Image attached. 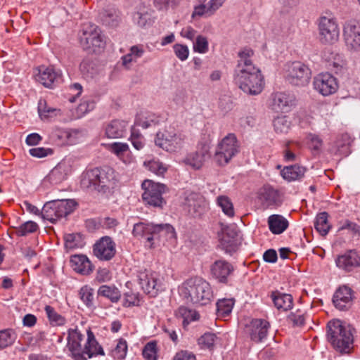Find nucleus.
<instances>
[{
  "mask_svg": "<svg viewBox=\"0 0 360 360\" xmlns=\"http://www.w3.org/2000/svg\"><path fill=\"white\" fill-rule=\"evenodd\" d=\"M253 55L254 51L247 48L238 53L234 82L244 93L257 96L263 91L265 82L260 70L252 63Z\"/></svg>",
  "mask_w": 360,
  "mask_h": 360,
  "instance_id": "obj_1",
  "label": "nucleus"
},
{
  "mask_svg": "<svg viewBox=\"0 0 360 360\" xmlns=\"http://www.w3.org/2000/svg\"><path fill=\"white\" fill-rule=\"evenodd\" d=\"M86 341L82 346L81 342L84 335L78 328H69L68 330L67 347L75 360H87L93 356L104 354L102 347L90 328L86 330Z\"/></svg>",
  "mask_w": 360,
  "mask_h": 360,
  "instance_id": "obj_2",
  "label": "nucleus"
},
{
  "mask_svg": "<svg viewBox=\"0 0 360 360\" xmlns=\"http://www.w3.org/2000/svg\"><path fill=\"white\" fill-rule=\"evenodd\" d=\"M116 184L115 172L109 167L86 170L82 175L83 188L105 193Z\"/></svg>",
  "mask_w": 360,
  "mask_h": 360,
  "instance_id": "obj_3",
  "label": "nucleus"
},
{
  "mask_svg": "<svg viewBox=\"0 0 360 360\" xmlns=\"http://www.w3.org/2000/svg\"><path fill=\"white\" fill-rule=\"evenodd\" d=\"M181 292L193 304L206 305L213 299V291L210 283L200 276L186 279L182 283Z\"/></svg>",
  "mask_w": 360,
  "mask_h": 360,
  "instance_id": "obj_4",
  "label": "nucleus"
},
{
  "mask_svg": "<svg viewBox=\"0 0 360 360\" xmlns=\"http://www.w3.org/2000/svg\"><path fill=\"white\" fill-rule=\"evenodd\" d=\"M327 338L333 347L342 352H348L354 342V336L349 326H345L340 320H333L327 325Z\"/></svg>",
  "mask_w": 360,
  "mask_h": 360,
  "instance_id": "obj_5",
  "label": "nucleus"
},
{
  "mask_svg": "<svg viewBox=\"0 0 360 360\" xmlns=\"http://www.w3.org/2000/svg\"><path fill=\"white\" fill-rule=\"evenodd\" d=\"M77 206L74 200H56L46 202L41 210V216L52 223L71 214Z\"/></svg>",
  "mask_w": 360,
  "mask_h": 360,
  "instance_id": "obj_6",
  "label": "nucleus"
},
{
  "mask_svg": "<svg viewBox=\"0 0 360 360\" xmlns=\"http://www.w3.org/2000/svg\"><path fill=\"white\" fill-rule=\"evenodd\" d=\"M141 188L143 191L142 200L145 205L162 208L166 204V200L162 197L163 193L166 192L165 185L146 179L141 184Z\"/></svg>",
  "mask_w": 360,
  "mask_h": 360,
  "instance_id": "obj_7",
  "label": "nucleus"
},
{
  "mask_svg": "<svg viewBox=\"0 0 360 360\" xmlns=\"http://www.w3.org/2000/svg\"><path fill=\"white\" fill-rule=\"evenodd\" d=\"M239 152V145L234 134H229L218 143L214 160L220 166L227 165Z\"/></svg>",
  "mask_w": 360,
  "mask_h": 360,
  "instance_id": "obj_8",
  "label": "nucleus"
},
{
  "mask_svg": "<svg viewBox=\"0 0 360 360\" xmlns=\"http://www.w3.org/2000/svg\"><path fill=\"white\" fill-rule=\"evenodd\" d=\"M80 44L88 53H98L103 51L105 41L100 29L95 25H90L84 30L80 37Z\"/></svg>",
  "mask_w": 360,
  "mask_h": 360,
  "instance_id": "obj_9",
  "label": "nucleus"
},
{
  "mask_svg": "<svg viewBox=\"0 0 360 360\" xmlns=\"http://www.w3.org/2000/svg\"><path fill=\"white\" fill-rule=\"evenodd\" d=\"M319 37L323 44H333L340 37V28L335 18L321 16L317 22Z\"/></svg>",
  "mask_w": 360,
  "mask_h": 360,
  "instance_id": "obj_10",
  "label": "nucleus"
},
{
  "mask_svg": "<svg viewBox=\"0 0 360 360\" xmlns=\"http://www.w3.org/2000/svg\"><path fill=\"white\" fill-rule=\"evenodd\" d=\"M284 77L292 85L304 86L309 82L311 70L301 62H293L286 66Z\"/></svg>",
  "mask_w": 360,
  "mask_h": 360,
  "instance_id": "obj_11",
  "label": "nucleus"
},
{
  "mask_svg": "<svg viewBox=\"0 0 360 360\" xmlns=\"http://www.w3.org/2000/svg\"><path fill=\"white\" fill-rule=\"evenodd\" d=\"M137 278L141 289L150 297H156L162 290V284L158 273L144 269L138 272Z\"/></svg>",
  "mask_w": 360,
  "mask_h": 360,
  "instance_id": "obj_12",
  "label": "nucleus"
},
{
  "mask_svg": "<svg viewBox=\"0 0 360 360\" xmlns=\"http://www.w3.org/2000/svg\"><path fill=\"white\" fill-rule=\"evenodd\" d=\"M185 136L165 130L156 134L155 144L163 150L173 153L181 150L184 145Z\"/></svg>",
  "mask_w": 360,
  "mask_h": 360,
  "instance_id": "obj_13",
  "label": "nucleus"
},
{
  "mask_svg": "<svg viewBox=\"0 0 360 360\" xmlns=\"http://www.w3.org/2000/svg\"><path fill=\"white\" fill-rule=\"evenodd\" d=\"M313 86L323 96L334 94L339 87L338 79L328 72L317 75L314 78Z\"/></svg>",
  "mask_w": 360,
  "mask_h": 360,
  "instance_id": "obj_14",
  "label": "nucleus"
},
{
  "mask_svg": "<svg viewBox=\"0 0 360 360\" xmlns=\"http://www.w3.org/2000/svg\"><path fill=\"white\" fill-rule=\"evenodd\" d=\"M343 39L347 49L360 50V22L349 20L343 25Z\"/></svg>",
  "mask_w": 360,
  "mask_h": 360,
  "instance_id": "obj_15",
  "label": "nucleus"
},
{
  "mask_svg": "<svg viewBox=\"0 0 360 360\" xmlns=\"http://www.w3.org/2000/svg\"><path fill=\"white\" fill-rule=\"evenodd\" d=\"M270 327L271 325L267 320L253 319L246 326V328L251 341L257 344L263 342L266 338Z\"/></svg>",
  "mask_w": 360,
  "mask_h": 360,
  "instance_id": "obj_16",
  "label": "nucleus"
},
{
  "mask_svg": "<svg viewBox=\"0 0 360 360\" xmlns=\"http://www.w3.org/2000/svg\"><path fill=\"white\" fill-rule=\"evenodd\" d=\"M219 237V246L225 252L232 254L237 251L239 243L236 227L233 226L223 227Z\"/></svg>",
  "mask_w": 360,
  "mask_h": 360,
  "instance_id": "obj_17",
  "label": "nucleus"
},
{
  "mask_svg": "<svg viewBox=\"0 0 360 360\" xmlns=\"http://www.w3.org/2000/svg\"><path fill=\"white\" fill-rule=\"evenodd\" d=\"M93 252L100 260L109 261L115 255V243L111 238L103 237L94 244Z\"/></svg>",
  "mask_w": 360,
  "mask_h": 360,
  "instance_id": "obj_18",
  "label": "nucleus"
},
{
  "mask_svg": "<svg viewBox=\"0 0 360 360\" xmlns=\"http://www.w3.org/2000/svg\"><path fill=\"white\" fill-rule=\"evenodd\" d=\"M233 271V265L224 259L216 260L210 266L212 276L222 283L228 282V278Z\"/></svg>",
  "mask_w": 360,
  "mask_h": 360,
  "instance_id": "obj_19",
  "label": "nucleus"
},
{
  "mask_svg": "<svg viewBox=\"0 0 360 360\" xmlns=\"http://www.w3.org/2000/svg\"><path fill=\"white\" fill-rule=\"evenodd\" d=\"M60 78V72L56 70L52 66L39 67L38 73L35 76L36 80L46 87H52L53 84L58 82Z\"/></svg>",
  "mask_w": 360,
  "mask_h": 360,
  "instance_id": "obj_20",
  "label": "nucleus"
},
{
  "mask_svg": "<svg viewBox=\"0 0 360 360\" xmlns=\"http://www.w3.org/2000/svg\"><path fill=\"white\" fill-rule=\"evenodd\" d=\"M272 109L276 112H288L295 105V98L292 95L283 92L273 94Z\"/></svg>",
  "mask_w": 360,
  "mask_h": 360,
  "instance_id": "obj_21",
  "label": "nucleus"
},
{
  "mask_svg": "<svg viewBox=\"0 0 360 360\" xmlns=\"http://www.w3.org/2000/svg\"><path fill=\"white\" fill-rule=\"evenodd\" d=\"M209 158L210 146L207 144L202 143L195 153H192L187 156L185 162L192 168L199 169Z\"/></svg>",
  "mask_w": 360,
  "mask_h": 360,
  "instance_id": "obj_22",
  "label": "nucleus"
},
{
  "mask_svg": "<svg viewBox=\"0 0 360 360\" xmlns=\"http://www.w3.org/2000/svg\"><path fill=\"white\" fill-rule=\"evenodd\" d=\"M155 224L153 223L139 222L134 225L132 234L138 238H145L150 243V248L153 247V240L155 238Z\"/></svg>",
  "mask_w": 360,
  "mask_h": 360,
  "instance_id": "obj_23",
  "label": "nucleus"
},
{
  "mask_svg": "<svg viewBox=\"0 0 360 360\" xmlns=\"http://www.w3.org/2000/svg\"><path fill=\"white\" fill-rule=\"evenodd\" d=\"M352 290L350 288L343 285L335 292L333 302L335 307L340 310L347 309L352 303Z\"/></svg>",
  "mask_w": 360,
  "mask_h": 360,
  "instance_id": "obj_24",
  "label": "nucleus"
},
{
  "mask_svg": "<svg viewBox=\"0 0 360 360\" xmlns=\"http://www.w3.org/2000/svg\"><path fill=\"white\" fill-rule=\"evenodd\" d=\"M72 269L84 276L89 275L94 270V266L89 258L84 255H75L70 258Z\"/></svg>",
  "mask_w": 360,
  "mask_h": 360,
  "instance_id": "obj_25",
  "label": "nucleus"
},
{
  "mask_svg": "<svg viewBox=\"0 0 360 360\" xmlns=\"http://www.w3.org/2000/svg\"><path fill=\"white\" fill-rule=\"evenodd\" d=\"M336 264L339 268L350 271L360 266V257L356 251L349 250L337 258Z\"/></svg>",
  "mask_w": 360,
  "mask_h": 360,
  "instance_id": "obj_26",
  "label": "nucleus"
},
{
  "mask_svg": "<svg viewBox=\"0 0 360 360\" xmlns=\"http://www.w3.org/2000/svg\"><path fill=\"white\" fill-rule=\"evenodd\" d=\"M128 127L127 122L113 120L105 128V133L109 139H120L125 136Z\"/></svg>",
  "mask_w": 360,
  "mask_h": 360,
  "instance_id": "obj_27",
  "label": "nucleus"
},
{
  "mask_svg": "<svg viewBox=\"0 0 360 360\" xmlns=\"http://www.w3.org/2000/svg\"><path fill=\"white\" fill-rule=\"evenodd\" d=\"M186 204L189 207V211L201 214L206 208L207 203L205 198L199 193L191 192L186 196Z\"/></svg>",
  "mask_w": 360,
  "mask_h": 360,
  "instance_id": "obj_28",
  "label": "nucleus"
},
{
  "mask_svg": "<svg viewBox=\"0 0 360 360\" xmlns=\"http://www.w3.org/2000/svg\"><path fill=\"white\" fill-rule=\"evenodd\" d=\"M271 298L278 310L286 311L292 307L293 299L290 294L275 291L271 292Z\"/></svg>",
  "mask_w": 360,
  "mask_h": 360,
  "instance_id": "obj_29",
  "label": "nucleus"
},
{
  "mask_svg": "<svg viewBox=\"0 0 360 360\" xmlns=\"http://www.w3.org/2000/svg\"><path fill=\"white\" fill-rule=\"evenodd\" d=\"M269 229L274 234H281L288 227V221L282 215L272 214L268 218Z\"/></svg>",
  "mask_w": 360,
  "mask_h": 360,
  "instance_id": "obj_30",
  "label": "nucleus"
},
{
  "mask_svg": "<svg viewBox=\"0 0 360 360\" xmlns=\"http://www.w3.org/2000/svg\"><path fill=\"white\" fill-rule=\"evenodd\" d=\"M324 59L328 69L338 73L346 65L343 56L338 53L328 52L324 54Z\"/></svg>",
  "mask_w": 360,
  "mask_h": 360,
  "instance_id": "obj_31",
  "label": "nucleus"
},
{
  "mask_svg": "<svg viewBox=\"0 0 360 360\" xmlns=\"http://www.w3.org/2000/svg\"><path fill=\"white\" fill-rule=\"evenodd\" d=\"M306 172V168L298 165L285 167L281 172L283 178L288 181L300 180Z\"/></svg>",
  "mask_w": 360,
  "mask_h": 360,
  "instance_id": "obj_32",
  "label": "nucleus"
},
{
  "mask_svg": "<svg viewBox=\"0 0 360 360\" xmlns=\"http://www.w3.org/2000/svg\"><path fill=\"white\" fill-rule=\"evenodd\" d=\"M98 295L108 299L112 303H117L121 298V292L114 285H103L98 290Z\"/></svg>",
  "mask_w": 360,
  "mask_h": 360,
  "instance_id": "obj_33",
  "label": "nucleus"
},
{
  "mask_svg": "<svg viewBox=\"0 0 360 360\" xmlns=\"http://www.w3.org/2000/svg\"><path fill=\"white\" fill-rule=\"evenodd\" d=\"M39 229L38 224L32 221H27L19 226H11L10 230L13 235L18 237L25 236L28 234L35 233Z\"/></svg>",
  "mask_w": 360,
  "mask_h": 360,
  "instance_id": "obj_34",
  "label": "nucleus"
},
{
  "mask_svg": "<svg viewBox=\"0 0 360 360\" xmlns=\"http://www.w3.org/2000/svg\"><path fill=\"white\" fill-rule=\"evenodd\" d=\"M48 321L52 326L60 327L65 325L67 320L65 316L58 313L54 307L46 305L44 307Z\"/></svg>",
  "mask_w": 360,
  "mask_h": 360,
  "instance_id": "obj_35",
  "label": "nucleus"
},
{
  "mask_svg": "<svg viewBox=\"0 0 360 360\" xmlns=\"http://www.w3.org/2000/svg\"><path fill=\"white\" fill-rule=\"evenodd\" d=\"M65 247L68 250L82 248L85 243L80 233H68L64 236Z\"/></svg>",
  "mask_w": 360,
  "mask_h": 360,
  "instance_id": "obj_36",
  "label": "nucleus"
},
{
  "mask_svg": "<svg viewBox=\"0 0 360 360\" xmlns=\"http://www.w3.org/2000/svg\"><path fill=\"white\" fill-rule=\"evenodd\" d=\"M314 227L321 236L328 234L331 226L329 224L328 214L326 212H321L316 216Z\"/></svg>",
  "mask_w": 360,
  "mask_h": 360,
  "instance_id": "obj_37",
  "label": "nucleus"
},
{
  "mask_svg": "<svg viewBox=\"0 0 360 360\" xmlns=\"http://www.w3.org/2000/svg\"><path fill=\"white\" fill-rule=\"evenodd\" d=\"M17 338L15 330L6 328L0 330V349H5L13 345Z\"/></svg>",
  "mask_w": 360,
  "mask_h": 360,
  "instance_id": "obj_38",
  "label": "nucleus"
},
{
  "mask_svg": "<svg viewBox=\"0 0 360 360\" xmlns=\"http://www.w3.org/2000/svg\"><path fill=\"white\" fill-rule=\"evenodd\" d=\"M155 238H165L167 240L176 238V232L174 227L169 224H155Z\"/></svg>",
  "mask_w": 360,
  "mask_h": 360,
  "instance_id": "obj_39",
  "label": "nucleus"
},
{
  "mask_svg": "<svg viewBox=\"0 0 360 360\" xmlns=\"http://www.w3.org/2000/svg\"><path fill=\"white\" fill-rule=\"evenodd\" d=\"M128 346L124 338H119L116 340L115 347L110 351L111 356L118 360H122L126 357Z\"/></svg>",
  "mask_w": 360,
  "mask_h": 360,
  "instance_id": "obj_40",
  "label": "nucleus"
},
{
  "mask_svg": "<svg viewBox=\"0 0 360 360\" xmlns=\"http://www.w3.org/2000/svg\"><path fill=\"white\" fill-rule=\"evenodd\" d=\"M217 203L222 212L228 217L233 218L235 215L233 205L231 199L226 195H219L217 198Z\"/></svg>",
  "mask_w": 360,
  "mask_h": 360,
  "instance_id": "obj_41",
  "label": "nucleus"
},
{
  "mask_svg": "<svg viewBox=\"0 0 360 360\" xmlns=\"http://www.w3.org/2000/svg\"><path fill=\"white\" fill-rule=\"evenodd\" d=\"M262 196L268 206L278 205L281 202L278 191L271 187L264 188Z\"/></svg>",
  "mask_w": 360,
  "mask_h": 360,
  "instance_id": "obj_42",
  "label": "nucleus"
},
{
  "mask_svg": "<svg viewBox=\"0 0 360 360\" xmlns=\"http://www.w3.org/2000/svg\"><path fill=\"white\" fill-rule=\"evenodd\" d=\"M69 137L70 133L68 131L60 128L53 129L49 135L51 142L58 146L65 144Z\"/></svg>",
  "mask_w": 360,
  "mask_h": 360,
  "instance_id": "obj_43",
  "label": "nucleus"
},
{
  "mask_svg": "<svg viewBox=\"0 0 360 360\" xmlns=\"http://www.w3.org/2000/svg\"><path fill=\"white\" fill-rule=\"evenodd\" d=\"M234 305L233 299H223L217 302V310L219 316L226 317L232 311Z\"/></svg>",
  "mask_w": 360,
  "mask_h": 360,
  "instance_id": "obj_44",
  "label": "nucleus"
},
{
  "mask_svg": "<svg viewBox=\"0 0 360 360\" xmlns=\"http://www.w3.org/2000/svg\"><path fill=\"white\" fill-rule=\"evenodd\" d=\"M158 117L155 115H148L147 116L138 115L135 119L134 126H139L143 129H147L152 124H158Z\"/></svg>",
  "mask_w": 360,
  "mask_h": 360,
  "instance_id": "obj_45",
  "label": "nucleus"
},
{
  "mask_svg": "<svg viewBox=\"0 0 360 360\" xmlns=\"http://www.w3.org/2000/svg\"><path fill=\"white\" fill-rule=\"evenodd\" d=\"M144 166L157 175H163L167 170V166L159 160L153 159L144 162Z\"/></svg>",
  "mask_w": 360,
  "mask_h": 360,
  "instance_id": "obj_46",
  "label": "nucleus"
},
{
  "mask_svg": "<svg viewBox=\"0 0 360 360\" xmlns=\"http://www.w3.org/2000/svg\"><path fill=\"white\" fill-rule=\"evenodd\" d=\"M291 125V122L288 117L283 115L277 117L274 120V127L277 133H287Z\"/></svg>",
  "mask_w": 360,
  "mask_h": 360,
  "instance_id": "obj_47",
  "label": "nucleus"
},
{
  "mask_svg": "<svg viewBox=\"0 0 360 360\" xmlns=\"http://www.w3.org/2000/svg\"><path fill=\"white\" fill-rule=\"evenodd\" d=\"M129 140L134 148L138 150H141L145 146L144 137L135 126H132L131 128Z\"/></svg>",
  "mask_w": 360,
  "mask_h": 360,
  "instance_id": "obj_48",
  "label": "nucleus"
},
{
  "mask_svg": "<svg viewBox=\"0 0 360 360\" xmlns=\"http://www.w3.org/2000/svg\"><path fill=\"white\" fill-rule=\"evenodd\" d=\"M307 147L315 153H319L323 146L322 139L316 134H309L306 137Z\"/></svg>",
  "mask_w": 360,
  "mask_h": 360,
  "instance_id": "obj_49",
  "label": "nucleus"
},
{
  "mask_svg": "<svg viewBox=\"0 0 360 360\" xmlns=\"http://www.w3.org/2000/svg\"><path fill=\"white\" fill-rule=\"evenodd\" d=\"M79 296L82 301L87 307H91L94 304V289L88 285H85L82 286L79 291Z\"/></svg>",
  "mask_w": 360,
  "mask_h": 360,
  "instance_id": "obj_50",
  "label": "nucleus"
},
{
  "mask_svg": "<svg viewBox=\"0 0 360 360\" xmlns=\"http://www.w3.org/2000/svg\"><path fill=\"white\" fill-rule=\"evenodd\" d=\"M158 347L155 341L148 342L143 347L142 355L146 360H157Z\"/></svg>",
  "mask_w": 360,
  "mask_h": 360,
  "instance_id": "obj_51",
  "label": "nucleus"
},
{
  "mask_svg": "<svg viewBox=\"0 0 360 360\" xmlns=\"http://www.w3.org/2000/svg\"><path fill=\"white\" fill-rule=\"evenodd\" d=\"M216 335L211 333H206L198 339V345L202 349H212L216 341Z\"/></svg>",
  "mask_w": 360,
  "mask_h": 360,
  "instance_id": "obj_52",
  "label": "nucleus"
},
{
  "mask_svg": "<svg viewBox=\"0 0 360 360\" xmlns=\"http://www.w3.org/2000/svg\"><path fill=\"white\" fill-rule=\"evenodd\" d=\"M179 313L184 318V324H188L190 322L197 321L200 318V315L196 311L184 307L179 309Z\"/></svg>",
  "mask_w": 360,
  "mask_h": 360,
  "instance_id": "obj_53",
  "label": "nucleus"
},
{
  "mask_svg": "<svg viewBox=\"0 0 360 360\" xmlns=\"http://www.w3.org/2000/svg\"><path fill=\"white\" fill-rule=\"evenodd\" d=\"M108 149L119 158L127 153L129 150V147L126 143L115 142L109 145Z\"/></svg>",
  "mask_w": 360,
  "mask_h": 360,
  "instance_id": "obj_54",
  "label": "nucleus"
},
{
  "mask_svg": "<svg viewBox=\"0 0 360 360\" xmlns=\"http://www.w3.org/2000/svg\"><path fill=\"white\" fill-rule=\"evenodd\" d=\"M193 50L200 53H205L208 51V41L206 37L198 35L193 42Z\"/></svg>",
  "mask_w": 360,
  "mask_h": 360,
  "instance_id": "obj_55",
  "label": "nucleus"
},
{
  "mask_svg": "<svg viewBox=\"0 0 360 360\" xmlns=\"http://www.w3.org/2000/svg\"><path fill=\"white\" fill-rule=\"evenodd\" d=\"M140 298L139 293L132 292H125L124 294L123 306L130 307L139 305Z\"/></svg>",
  "mask_w": 360,
  "mask_h": 360,
  "instance_id": "obj_56",
  "label": "nucleus"
},
{
  "mask_svg": "<svg viewBox=\"0 0 360 360\" xmlns=\"http://www.w3.org/2000/svg\"><path fill=\"white\" fill-rule=\"evenodd\" d=\"M38 111L41 117L48 118L53 115H56V109L48 107L45 100H40L38 105Z\"/></svg>",
  "mask_w": 360,
  "mask_h": 360,
  "instance_id": "obj_57",
  "label": "nucleus"
},
{
  "mask_svg": "<svg viewBox=\"0 0 360 360\" xmlns=\"http://www.w3.org/2000/svg\"><path fill=\"white\" fill-rule=\"evenodd\" d=\"M181 0H153L155 7L158 10H167L169 6H177Z\"/></svg>",
  "mask_w": 360,
  "mask_h": 360,
  "instance_id": "obj_58",
  "label": "nucleus"
},
{
  "mask_svg": "<svg viewBox=\"0 0 360 360\" xmlns=\"http://www.w3.org/2000/svg\"><path fill=\"white\" fill-rule=\"evenodd\" d=\"M288 320L295 326H301L304 323L305 318L301 310H297L294 313H290L288 316Z\"/></svg>",
  "mask_w": 360,
  "mask_h": 360,
  "instance_id": "obj_59",
  "label": "nucleus"
},
{
  "mask_svg": "<svg viewBox=\"0 0 360 360\" xmlns=\"http://www.w3.org/2000/svg\"><path fill=\"white\" fill-rule=\"evenodd\" d=\"M79 70L84 77H89L94 73V63L89 59H84L79 65Z\"/></svg>",
  "mask_w": 360,
  "mask_h": 360,
  "instance_id": "obj_60",
  "label": "nucleus"
},
{
  "mask_svg": "<svg viewBox=\"0 0 360 360\" xmlns=\"http://www.w3.org/2000/svg\"><path fill=\"white\" fill-rule=\"evenodd\" d=\"M174 51L176 56L181 60H186L189 54V51L186 45L176 44L174 46Z\"/></svg>",
  "mask_w": 360,
  "mask_h": 360,
  "instance_id": "obj_61",
  "label": "nucleus"
},
{
  "mask_svg": "<svg viewBox=\"0 0 360 360\" xmlns=\"http://www.w3.org/2000/svg\"><path fill=\"white\" fill-rule=\"evenodd\" d=\"M30 154L36 158H41L52 155L53 151L51 148H46L44 147L34 148L29 150Z\"/></svg>",
  "mask_w": 360,
  "mask_h": 360,
  "instance_id": "obj_62",
  "label": "nucleus"
},
{
  "mask_svg": "<svg viewBox=\"0 0 360 360\" xmlns=\"http://www.w3.org/2000/svg\"><path fill=\"white\" fill-rule=\"evenodd\" d=\"M352 142V139L349 134L345 133L339 135L337 137V140L335 141V146L337 147L338 150H340L341 148L345 147H347Z\"/></svg>",
  "mask_w": 360,
  "mask_h": 360,
  "instance_id": "obj_63",
  "label": "nucleus"
},
{
  "mask_svg": "<svg viewBox=\"0 0 360 360\" xmlns=\"http://www.w3.org/2000/svg\"><path fill=\"white\" fill-rule=\"evenodd\" d=\"M111 274L107 268L98 269L95 280L98 283H105L111 280Z\"/></svg>",
  "mask_w": 360,
  "mask_h": 360,
  "instance_id": "obj_64",
  "label": "nucleus"
}]
</instances>
